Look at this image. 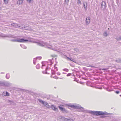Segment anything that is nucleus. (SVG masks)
I'll list each match as a JSON object with an SVG mask.
<instances>
[{"mask_svg": "<svg viewBox=\"0 0 121 121\" xmlns=\"http://www.w3.org/2000/svg\"><path fill=\"white\" fill-rule=\"evenodd\" d=\"M20 1H22V2H23V0H20Z\"/></svg>", "mask_w": 121, "mask_h": 121, "instance_id": "603ef678", "label": "nucleus"}, {"mask_svg": "<svg viewBox=\"0 0 121 121\" xmlns=\"http://www.w3.org/2000/svg\"><path fill=\"white\" fill-rule=\"evenodd\" d=\"M77 3L78 5H80L81 4V1L80 0H78L77 1Z\"/></svg>", "mask_w": 121, "mask_h": 121, "instance_id": "dca6fc26", "label": "nucleus"}, {"mask_svg": "<svg viewBox=\"0 0 121 121\" xmlns=\"http://www.w3.org/2000/svg\"><path fill=\"white\" fill-rule=\"evenodd\" d=\"M120 37V40H121V36Z\"/></svg>", "mask_w": 121, "mask_h": 121, "instance_id": "4d7b16f0", "label": "nucleus"}, {"mask_svg": "<svg viewBox=\"0 0 121 121\" xmlns=\"http://www.w3.org/2000/svg\"><path fill=\"white\" fill-rule=\"evenodd\" d=\"M4 1L5 4H6L8 3V0H4Z\"/></svg>", "mask_w": 121, "mask_h": 121, "instance_id": "bb28decb", "label": "nucleus"}, {"mask_svg": "<svg viewBox=\"0 0 121 121\" xmlns=\"http://www.w3.org/2000/svg\"><path fill=\"white\" fill-rule=\"evenodd\" d=\"M8 101H9V102H11V100H8Z\"/></svg>", "mask_w": 121, "mask_h": 121, "instance_id": "864d4df0", "label": "nucleus"}, {"mask_svg": "<svg viewBox=\"0 0 121 121\" xmlns=\"http://www.w3.org/2000/svg\"><path fill=\"white\" fill-rule=\"evenodd\" d=\"M90 67H94V66H91V65L90 66Z\"/></svg>", "mask_w": 121, "mask_h": 121, "instance_id": "8fccbe9b", "label": "nucleus"}, {"mask_svg": "<svg viewBox=\"0 0 121 121\" xmlns=\"http://www.w3.org/2000/svg\"><path fill=\"white\" fill-rule=\"evenodd\" d=\"M39 101L41 103L43 104L44 105H45V106H46V104L47 103V102L44 101L41 99H39Z\"/></svg>", "mask_w": 121, "mask_h": 121, "instance_id": "9d476101", "label": "nucleus"}, {"mask_svg": "<svg viewBox=\"0 0 121 121\" xmlns=\"http://www.w3.org/2000/svg\"><path fill=\"white\" fill-rule=\"evenodd\" d=\"M120 96H121V95H120Z\"/></svg>", "mask_w": 121, "mask_h": 121, "instance_id": "052dcab7", "label": "nucleus"}, {"mask_svg": "<svg viewBox=\"0 0 121 121\" xmlns=\"http://www.w3.org/2000/svg\"><path fill=\"white\" fill-rule=\"evenodd\" d=\"M20 28L21 29H24L25 28V26L23 24L21 25L20 26H19Z\"/></svg>", "mask_w": 121, "mask_h": 121, "instance_id": "2eb2a0df", "label": "nucleus"}, {"mask_svg": "<svg viewBox=\"0 0 121 121\" xmlns=\"http://www.w3.org/2000/svg\"><path fill=\"white\" fill-rule=\"evenodd\" d=\"M71 74L70 73H69L67 74V76H70L71 75Z\"/></svg>", "mask_w": 121, "mask_h": 121, "instance_id": "4c0bfd02", "label": "nucleus"}, {"mask_svg": "<svg viewBox=\"0 0 121 121\" xmlns=\"http://www.w3.org/2000/svg\"><path fill=\"white\" fill-rule=\"evenodd\" d=\"M106 3L104 1H102L101 4V7L102 9H103L106 8Z\"/></svg>", "mask_w": 121, "mask_h": 121, "instance_id": "0eeeda50", "label": "nucleus"}, {"mask_svg": "<svg viewBox=\"0 0 121 121\" xmlns=\"http://www.w3.org/2000/svg\"><path fill=\"white\" fill-rule=\"evenodd\" d=\"M26 30H28L30 29V27L28 26H25V28L24 29Z\"/></svg>", "mask_w": 121, "mask_h": 121, "instance_id": "6ab92c4d", "label": "nucleus"}, {"mask_svg": "<svg viewBox=\"0 0 121 121\" xmlns=\"http://www.w3.org/2000/svg\"><path fill=\"white\" fill-rule=\"evenodd\" d=\"M117 40H120V37H119V38H117Z\"/></svg>", "mask_w": 121, "mask_h": 121, "instance_id": "a19ab883", "label": "nucleus"}, {"mask_svg": "<svg viewBox=\"0 0 121 121\" xmlns=\"http://www.w3.org/2000/svg\"><path fill=\"white\" fill-rule=\"evenodd\" d=\"M97 88L100 89H102V88L101 87H98Z\"/></svg>", "mask_w": 121, "mask_h": 121, "instance_id": "c03bdc74", "label": "nucleus"}, {"mask_svg": "<svg viewBox=\"0 0 121 121\" xmlns=\"http://www.w3.org/2000/svg\"><path fill=\"white\" fill-rule=\"evenodd\" d=\"M48 67L47 66V68L46 69V70L48 69Z\"/></svg>", "mask_w": 121, "mask_h": 121, "instance_id": "a18cd8bd", "label": "nucleus"}, {"mask_svg": "<svg viewBox=\"0 0 121 121\" xmlns=\"http://www.w3.org/2000/svg\"><path fill=\"white\" fill-rule=\"evenodd\" d=\"M61 119L63 121H73L74 120V118L72 117L66 118L63 116L61 117Z\"/></svg>", "mask_w": 121, "mask_h": 121, "instance_id": "20e7f679", "label": "nucleus"}, {"mask_svg": "<svg viewBox=\"0 0 121 121\" xmlns=\"http://www.w3.org/2000/svg\"><path fill=\"white\" fill-rule=\"evenodd\" d=\"M56 68V70H55V71H57L58 70V69H57V67H56V68Z\"/></svg>", "mask_w": 121, "mask_h": 121, "instance_id": "de8ad7c7", "label": "nucleus"}, {"mask_svg": "<svg viewBox=\"0 0 121 121\" xmlns=\"http://www.w3.org/2000/svg\"><path fill=\"white\" fill-rule=\"evenodd\" d=\"M52 71L51 72H52V74H55V73L54 72V71H53L52 70Z\"/></svg>", "mask_w": 121, "mask_h": 121, "instance_id": "7c9ffc66", "label": "nucleus"}, {"mask_svg": "<svg viewBox=\"0 0 121 121\" xmlns=\"http://www.w3.org/2000/svg\"><path fill=\"white\" fill-rule=\"evenodd\" d=\"M67 58H68V59H70V58H69V57H67Z\"/></svg>", "mask_w": 121, "mask_h": 121, "instance_id": "6e6d98bb", "label": "nucleus"}, {"mask_svg": "<svg viewBox=\"0 0 121 121\" xmlns=\"http://www.w3.org/2000/svg\"><path fill=\"white\" fill-rule=\"evenodd\" d=\"M42 58V57H41V56H39V57H37L36 58V59H39V60H40Z\"/></svg>", "mask_w": 121, "mask_h": 121, "instance_id": "cd10ccee", "label": "nucleus"}, {"mask_svg": "<svg viewBox=\"0 0 121 121\" xmlns=\"http://www.w3.org/2000/svg\"><path fill=\"white\" fill-rule=\"evenodd\" d=\"M116 61L117 63L121 62V59H118L116 60Z\"/></svg>", "mask_w": 121, "mask_h": 121, "instance_id": "aec40b11", "label": "nucleus"}, {"mask_svg": "<svg viewBox=\"0 0 121 121\" xmlns=\"http://www.w3.org/2000/svg\"><path fill=\"white\" fill-rule=\"evenodd\" d=\"M45 106L47 108H49L50 107L48 103L46 104Z\"/></svg>", "mask_w": 121, "mask_h": 121, "instance_id": "a878e982", "label": "nucleus"}, {"mask_svg": "<svg viewBox=\"0 0 121 121\" xmlns=\"http://www.w3.org/2000/svg\"><path fill=\"white\" fill-rule=\"evenodd\" d=\"M102 69L101 68H100V69H99V70H102Z\"/></svg>", "mask_w": 121, "mask_h": 121, "instance_id": "5fc2aeb1", "label": "nucleus"}, {"mask_svg": "<svg viewBox=\"0 0 121 121\" xmlns=\"http://www.w3.org/2000/svg\"><path fill=\"white\" fill-rule=\"evenodd\" d=\"M6 77L7 79H9V78L10 75L9 73H7L6 74Z\"/></svg>", "mask_w": 121, "mask_h": 121, "instance_id": "f3484780", "label": "nucleus"}, {"mask_svg": "<svg viewBox=\"0 0 121 121\" xmlns=\"http://www.w3.org/2000/svg\"><path fill=\"white\" fill-rule=\"evenodd\" d=\"M87 3L86 2H85L83 3V6L85 10H87Z\"/></svg>", "mask_w": 121, "mask_h": 121, "instance_id": "ddd939ff", "label": "nucleus"}, {"mask_svg": "<svg viewBox=\"0 0 121 121\" xmlns=\"http://www.w3.org/2000/svg\"><path fill=\"white\" fill-rule=\"evenodd\" d=\"M31 0H27L28 1H29V3L31 1Z\"/></svg>", "mask_w": 121, "mask_h": 121, "instance_id": "49530a36", "label": "nucleus"}, {"mask_svg": "<svg viewBox=\"0 0 121 121\" xmlns=\"http://www.w3.org/2000/svg\"><path fill=\"white\" fill-rule=\"evenodd\" d=\"M107 69L103 68L102 69V70H106Z\"/></svg>", "mask_w": 121, "mask_h": 121, "instance_id": "37998d69", "label": "nucleus"}, {"mask_svg": "<svg viewBox=\"0 0 121 121\" xmlns=\"http://www.w3.org/2000/svg\"><path fill=\"white\" fill-rule=\"evenodd\" d=\"M57 74L59 75H60V73L59 72H58L57 73Z\"/></svg>", "mask_w": 121, "mask_h": 121, "instance_id": "79ce46f5", "label": "nucleus"}, {"mask_svg": "<svg viewBox=\"0 0 121 121\" xmlns=\"http://www.w3.org/2000/svg\"><path fill=\"white\" fill-rule=\"evenodd\" d=\"M58 107L59 108V109L62 111L63 110V109L64 108H63V107H61L60 106H59Z\"/></svg>", "mask_w": 121, "mask_h": 121, "instance_id": "5701e85b", "label": "nucleus"}, {"mask_svg": "<svg viewBox=\"0 0 121 121\" xmlns=\"http://www.w3.org/2000/svg\"><path fill=\"white\" fill-rule=\"evenodd\" d=\"M38 45L41 47H44L45 46H46L47 48L48 49H52L55 51H56V49L53 48V47L51 45H48V44L45 42H43V43H39Z\"/></svg>", "mask_w": 121, "mask_h": 121, "instance_id": "f03ea898", "label": "nucleus"}, {"mask_svg": "<svg viewBox=\"0 0 121 121\" xmlns=\"http://www.w3.org/2000/svg\"><path fill=\"white\" fill-rule=\"evenodd\" d=\"M63 73H64V74H65V73H64V72Z\"/></svg>", "mask_w": 121, "mask_h": 121, "instance_id": "13d9d810", "label": "nucleus"}, {"mask_svg": "<svg viewBox=\"0 0 121 121\" xmlns=\"http://www.w3.org/2000/svg\"><path fill=\"white\" fill-rule=\"evenodd\" d=\"M42 73H44H44L47 74V72H46V73H45L44 71H43L42 72Z\"/></svg>", "mask_w": 121, "mask_h": 121, "instance_id": "ea45409f", "label": "nucleus"}, {"mask_svg": "<svg viewBox=\"0 0 121 121\" xmlns=\"http://www.w3.org/2000/svg\"><path fill=\"white\" fill-rule=\"evenodd\" d=\"M36 68L37 69H39V68L40 66L39 64H38L36 66Z\"/></svg>", "mask_w": 121, "mask_h": 121, "instance_id": "412c9836", "label": "nucleus"}, {"mask_svg": "<svg viewBox=\"0 0 121 121\" xmlns=\"http://www.w3.org/2000/svg\"><path fill=\"white\" fill-rule=\"evenodd\" d=\"M42 68L43 69V67H42V66H44L45 65H44L43 64V62H42Z\"/></svg>", "mask_w": 121, "mask_h": 121, "instance_id": "58836bf2", "label": "nucleus"}, {"mask_svg": "<svg viewBox=\"0 0 121 121\" xmlns=\"http://www.w3.org/2000/svg\"><path fill=\"white\" fill-rule=\"evenodd\" d=\"M0 36L4 37H7L13 38H16L17 37L16 36H14L13 35L11 34L6 35L3 34H1V35L0 34Z\"/></svg>", "mask_w": 121, "mask_h": 121, "instance_id": "423d86ee", "label": "nucleus"}, {"mask_svg": "<svg viewBox=\"0 0 121 121\" xmlns=\"http://www.w3.org/2000/svg\"><path fill=\"white\" fill-rule=\"evenodd\" d=\"M65 1L67 3H68L69 2V0H65Z\"/></svg>", "mask_w": 121, "mask_h": 121, "instance_id": "72a5a7b5", "label": "nucleus"}, {"mask_svg": "<svg viewBox=\"0 0 121 121\" xmlns=\"http://www.w3.org/2000/svg\"><path fill=\"white\" fill-rule=\"evenodd\" d=\"M90 17H86V22L87 24H89L90 22Z\"/></svg>", "mask_w": 121, "mask_h": 121, "instance_id": "9b49d317", "label": "nucleus"}, {"mask_svg": "<svg viewBox=\"0 0 121 121\" xmlns=\"http://www.w3.org/2000/svg\"><path fill=\"white\" fill-rule=\"evenodd\" d=\"M74 50L76 52L78 51V49L77 48H75L74 49Z\"/></svg>", "mask_w": 121, "mask_h": 121, "instance_id": "f704fd0d", "label": "nucleus"}, {"mask_svg": "<svg viewBox=\"0 0 121 121\" xmlns=\"http://www.w3.org/2000/svg\"><path fill=\"white\" fill-rule=\"evenodd\" d=\"M48 62L50 63L51 65H52V60H48Z\"/></svg>", "mask_w": 121, "mask_h": 121, "instance_id": "c85d7f7f", "label": "nucleus"}, {"mask_svg": "<svg viewBox=\"0 0 121 121\" xmlns=\"http://www.w3.org/2000/svg\"><path fill=\"white\" fill-rule=\"evenodd\" d=\"M62 111H63L65 112H67V111L66 110H65V109L64 108L63 109V110Z\"/></svg>", "mask_w": 121, "mask_h": 121, "instance_id": "c756f323", "label": "nucleus"}, {"mask_svg": "<svg viewBox=\"0 0 121 121\" xmlns=\"http://www.w3.org/2000/svg\"><path fill=\"white\" fill-rule=\"evenodd\" d=\"M53 78H55V79H58V77L56 76H55L54 77H53Z\"/></svg>", "mask_w": 121, "mask_h": 121, "instance_id": "2f4dec72", "label": "nucleus"}, {"mask_svg": "<svg viewBox=\"0 0 121 121\" xmlns=\"http://www.w3.org/2000/svg\"><path fill=\"white\" fill-rule=\"evenodd\" d=\"M60 79H64V78H60Z\"/></svg>", "mask_w": 121, "mask_h": 121, "instance_id": "3c124183", "label": "nucleus"}, {"mask_svg": "<svg viewBox=\"0 0 121 121\" xmlns=\"http://www.w3.org/2000/svg\"><path fill=\"white\" fill-rule=\"evenodd\" d=\"M4 72H1V73H1V74H4Z\"/></svg>", "mask_w": 121, "mask_h": 121, "instance_id": "09e8293b", "label": "nucleus"}, {"mask_svg": "<svg viewBox=\"0 0 121 121\" xmlns=\"http://www.w3.org/2000/svg\"><path fill=\"white\" fill-rule=\"evenodd\" d=\"M67 106L74 109H80L79 111V112H88L92 114L95 115L97 116L104 115H109L110 114L109 113H108L106 112H103L100 111H93L90 110H87L85 109L84 108L81 107L80 105L78 104H75L74 105L68 104Z\"/></svg>", "mask_w": 121, "mask_h": 121, "instance_id": "f257e3e1", "label": "nucleus"}, {"mask_svg": "<svg viewBox=\"0 0 121 121\" xmlns=\"http://www.w3.org/2000/svg\"><path fill=\"white\" fill-rule=\"evenodd\" d=\"M63 70L66 72H68L69 70V69H63Z\"/></svg>", "mask_w": 121, "mask_h": 121, "instance_id": "b1692460", "label": "nucleus"}, {"mask_svg": "<svg viewBox=\"0 0 121 121\" xmlns=\"http://www.w3.org/2000/svg\"><path fill=\"white\" fill-rule=\"evenodd\" d=\"M36 58H34V60H33V62L34 64H35V61H36Z\"/></svg>", "mask_w": 121, "mask_h": 121, "instance_id": "393cba45", "label": "nucleus"}, {"mask_svg": "<svg viewBox=\"0 0 121 121\" xmlns=\"http://www.w3.org/2000/svg\"><path fill=\"white\" fill-rule=\"evenodd\" d=\"M11 25L14 26V27L17 28H19V26L18 25V24L17 23H13L11 24Z\"/></svg>", "mask_w": 121, "mask_h": 121, "instance_id": "1a4fd4ad", "label": "nucleus"}, {"mask_svg": "<svg viewBox=\"0 0 121 121\" xmlns=\"http://www.w3.org/2000/svg\"><path fill=\"white\" fill-rule=\"evenodd\" d=\"M12 85V83L8 82H4L0 81V85L3 86H9Z\"/></svg>", "mask_w": 121, "mask_h": 121, "instance_id": "39448f33", "label": "nucleus"}, {"mask_svg": "<svg viewBox=\"0 0 121 121\" xmlns=\"http://www.w3.org/2000/svg\"><path fill=\"white\" fill-rule=\"evenodd\" d=\"M11 41L13 42H18L21 43H25L27 41H30V40L27 39H24L23 38H18L17 39H11Z\"/></svg>", "mask_w": 121, "mask_h": 121, "instance_id": "7ed1b4c3", "label": "nucleus"}, {"mask_svg": "<svg viewBox=\"0 0 121 121\" xmlns=\"http://www.w3.org/2000/svg\"><path fill=\"white\" fill-rule=\"evenodd\" d=\"M51 108L52 109L56 112H58V109L55 106L53 105H52L51 106Z\"/></svg>", "mask_w": 121, "mask_h": 121, "instance_id": "6e6552de", "label": "nucleus"}, {"mask_svg": "<svg viewBox=\"0 0 121 121\" xmlns=\"http://www.w3.org/2000/svg\"><path fill=\"white\" fill-rule=\"evenodd\" d=\"M51 77H52V76L51 75Z\"/></svg>", "mask_w": 121, "mask_h": 121, "instance_id": "bf43d9fd", "label": "nucleus"}, {"mask_svg": "<svg viewBox=\"0 0 121 121\" xmlns=\"http://www.w3.org/2000/svg\"><path fill=\"white\" fill-rule=\"evenodd\" d=\"M20 46L22 48L24 49H26L27 48V47L23 44H20Z\"/></svg>", "mask_w": 121, "mask_h": 121, "instance_id": "4468645a", "label": "nucleus"}, {"mask_svg": "<svg viewBox=\"0 0 121 121\" xmlns=\"http://www.w3.org/2000/svg\"><path fill=\"white\" fill-rule=\"evenodd\" d=\"M107 116H105V115H103L101 117L102 118H103L104 117H106Z\"/></svg>", "mask_w": 121, "mask_h": 121, "instance_id": "473e14b6", "label": "nucleus"}, {"mask_svg": "<svg viewBox=\"0 0 121 121\" xmlns=\"http://www.w3.org/2000/svg\"><path fill=\"white\" fill-rule=\"evenodd\" d=\"M22 1H21L20 0H19L17 1V3L18 4H22Z\"/></svg>", "mask_w": 121, "mask_h": 121, "instance_id": "a211bd4d", "label": "nucleus"}, {"mask_svg": "<svg viewBox=\"0 0 121 121\" xmlns=\"http://www.w3.org/2000/svg\"><path fill=\"white\" fill-rule=\"evenodd\" d=\"M69 60H70L71 61H73V62H74V61H73V59L72 58H70Z\"/></svg>", "mask_w": 121, "mask_h": 121, "instance_id": "e433bc0d", "label": "nucleus"}, {"mask_svg": "<svg viewBox=\"0 0 121 121\" xmlns=\"http://www.w3.org/2000/svg\"><path fill=\"white\" fill-rule=\"evenodd\" d=\"M115 92L117 94H118L120 92L119 91H116Z\"/></svg>", "mask_w": 121, "mask_h": 121, "instance_id": "c9c22d12", "label": "nucleus"}, {"mask_svg": "<svg viewBox=\"0 0 121 121\" xmlns=\"http://www.w3.org/2000/svg\"><path fill=\"white\" fill-rule=\"evenodd\" d=\"M4 96H9V93L7 91H6V92H4L2 94Z\"/></svg>", "mask_w": 121, "mask_h": 121, "instance_id": "f8f14e48", "label": "nucleus"}, {"mask_svg": "<svg viewBox=\"0 0 121 121\" xmlns=\"http://www.w3.org/2000/svg\"><path fill=\"white\" fill-rule=\"evenodd\" d=\"M80 83H81V84H82V82H80Z\"/></svg>", "mask_w": 121, "mask_h": 121, "instance_id": "680f3d73", "label": "nucleus"}, {"mask_svg": "<svg viewBox=\"0 0 121 121\" xmlns=\"http://www.w3.org/2000/svg\"><path fill=\"white\" fill-rule=\"evenodd\" d=\"M104 35L105 36H107L108 35L107 33L106 32H105L104 33Z\"/></svg>", "mask_w": 121, "mask_h": 121, "instance_id": "4be33fe9", "label": "nucleus"}]
</instances>
